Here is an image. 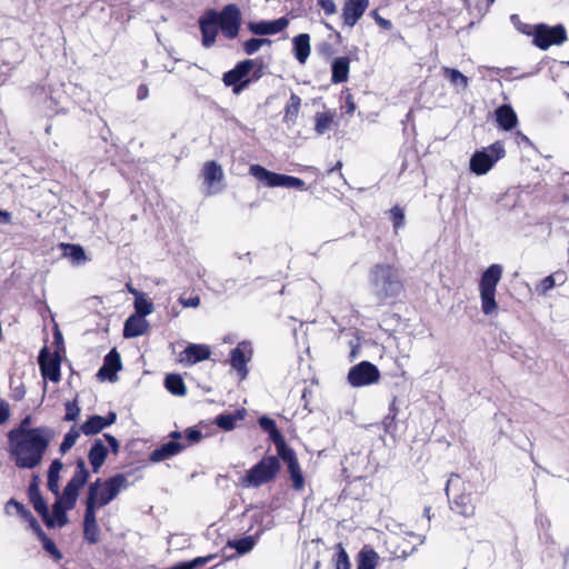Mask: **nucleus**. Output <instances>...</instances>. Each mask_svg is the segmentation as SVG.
<instances>
[{
  "label": "nucleus",
  "mask_w": 569,
  "mask_h": 569,
  "mask_svg": "<svg viewBox=\"0 0 569 569\" xmlns=\"http://www.w3.org/2000/svg\"><path fill=\"white\" fill-rule=\"evenodd\" d=\"M11 455L16 466L22 469H33L40 465L43 455L53 438L52 429L38 427L11 431Z\"/></svg>",
  "instance_id": "f257e3e1"
},
{
  "label": "nucleus",
  "mask_w": 569,
  "mask_h": 569,
  "mask_svg": "<svg viewBox=\"0 0 569 569\" xmlns=\"http://www.w3.org/2000/svg\"><path fill=\"white\" fill-rule=\"evenodd\" d=\"M241 11L234 3L224 6L221 11L207 9L199 18L201 36H238L241 27Z\"/></svg>",
  "instance_id": "f03ea898"
},
{
  "label": "nucleus",
  "mask_w": 569,
  "mask_h": 569,
  "mask_svg": "<svg viewBox=\"0 0 569 569\" xmlns=\"http://www.w3.org/2000/svg\"><path fill=\"white\" fill-rule=\"evenodd\" d=\"M369 284L379 303L393 300L403 291L400 270L390 263H378L369 272Z\"/></svg>",
  "instance_id": "7ed1b4c3"
},
{
  "label": "nucleus",
  "mask_w": 569,
  "mask_h": 569,
  "mask_svg": "<svg viewBox=\"0 0 569 569\" xmlns=\"http://www.w3.org/2000/svg\"><path fill=\"white\" fill-rule=\"evenodd\" d=\"M127 487L128 480L122 473H118L104 481L97 479L88 488L86 507H91L94 510L102 508L110 503Z\"/></svg>",
  "instance_id": "20e7f679"
},
{
  "label": "nucleus",
  "mask_w": 569,
  "mask_h": 569,
  "mask_svg": "<svg viewBox=\"0 0 569 569\" xmlns=\"http://www.w3.org/2000/svg\"><path fill=\"white\" fill-rule=\"evenodd\" d=\"M280 470V461L274 456L263 457L257 465L250 468L240 478L239 485L242 488H258L272 481Z\"/></svg>",
  "instance_id": "39448f33"
},
{
  "label": "nucleus",
  "mask_w": 569,
  "mask_h": 569,
  "mask_svg": "<svg viewBox=\"0 0 569 569\" xmlns=\"http://www.w3.org/2000/svg\"><path fill=\"white\" fill-rule=\"evenodd\" d=\"M502 277V268L500 264H491L482 273L479 292L481 300V310L486 316L492 315L497 311L498 305L496 302V290Z\"/></svg>",
  "instance_id": "423d86ee"
},
{
  "label": "nucleus",
  "mask_w": 569,
  "mask_h": 569,
  "mask_svg": "<svg viewBox=\"0 0 569 569\" xmlns=\"http://www.w3.org/2000/svg\"><path fill=\"white\" fill-rule=\"evenodd\" d=\"M505 147L500 141L476 151L470 159V170L478 176L486 174L499 159L505 157Z\"/></svg>",
  "instance_id": "0eeeda50"
},
{
  "label": "nucleus",
  "mask_w": 569,
  "mask_h": 569,
  "mask_svg": "<svg viewBox=\"0 0 569 569\" xmlns=\"http://www.w3.org/2000/svg\"><path fill=\"white\" fill-rule=\"evenodd\" d=\"M249 173L257 180L262 182L264 186L270 188L284 187L305 189V181L302 179L292 176L271 172L260 164H251L249 168Z\"/></svg>",
  "instance_id": "6e6552de"
},
{
  "label": "nucleus",
  "mask_w": 569,
  "mask_h": 569,
  "mask_svg": "<svg viewBox=\"0 0 569 569\" xmlns=\"http://www.w3.org/2000/svg\"><path fill=\"white\" fill-rule=\"evenodd\" d=\"M89 470L86 461L80 458L77 460L76 470L71 479L63 489L62 496L68 507H74L79 496V491L84 487L89 479Z\"/></svg>",
  "instance_id": "1a4fd4ad"
},
{
  "label": "nucleus",
  "mask_w": 569,
  "mask_h": 569,
  "mask_svg": "<svg viewBox=\"0 0 569 569\" xmlns=\"http://www.w3.org/2000/svg\"><path fill=\"white\" fill-rule=\"evenodd\" d=\"M380 372L378 368L369 362L361 361L353 366L348 372V381L352 387H363L378 382Z\"/></svg>",
  "instance_id": "9d476101"
},
{
  "label": "nucleus",
  "mask_w": 569,
  "mask_h": 569,
  "mask_svg": "<svg viewBox=\"0 0 569 569\" xmlns=\"http://www.w3.org/2000/svg\"><path fill=\"white\" fill-rule=\"evenodd\" d=\"M244 60L236 64L233 69L223 74V83L228 87H232L234 94L241 93L251 82L253 78L250 74V70Z\"/></svg>",
  "instance_id": "9b49d317"
},
{
  "label": "nucleus",
  "mask_w": 569,
  "mask_h": 569,
  "mask_svg": "<svg viewBox=\"0 0 569 569\" xmlns=\"http://www.w3.org/2000/svg\"><path fill=\"white\" fill-rule=\"evenodd\" d=\"M278 455L287 463L293 489L301 490L305 486V478L295 451L286 445H281L279 446Z\"/></svg>",
  "instance_id": "f8f14e48"
},
{
  "label": "nucleus",
  "mask_w": 569,
  "mask_h": 569,
  "mask_svg": "<svg viewBox=\"0 0 569 569\" xmlns=\"http://www.w3.org/2000/svg\"><path fill=\"white\" fill-rule=\"evenodd\" d=\"M252 347L249 341H241L230 352V365L237 370L241 379L248 375L247 363L252 358Z\"/></svg>",
  "instance_id": "ddd939ff"
},
{
  "label": "nucleus",
  "mask_w": 569,
  "mask_h": 569,
  "mask_svg": "<svg viewBox=\"0 0 569 569\" xmlns=\"http://www.w3.org/2000/svg\"><path fill=\"white\" fill-rule=\"evenodd\" d=\"M39 366L44 379L53 382L60 380L61 359L57 352H49L46 348L40 351Z\"/></svg>",
  "instance_id": "4468645a"
},
{
  "label": "nucleus",
  "mask_w": 569,
  "mask_h": 569,
  "mask_svg": "<svg viewBox=\"0 0 569 569\" xmlns=\"http://www.w3.org/2000/svg\"><path fill=\"white\" fill-rule=\"evenodd\" d=\"M368 6L369 0H345L341 14L343 24L353 27L362 17Z\"/></svg>",
  "instance_id": "2eb2a0df"
},
{
  "label": "nucleus",
  "mask_w": 569,
  "mask_h": 569,
  "mask_svg": "<svg viewBox=\"0 0 569 569\" xmlns=\"http://www.w3.org/2000/svg\"><path fill=\"white\" fill-rule=\"evenodd\" d=\"M202 177L204 184L207 186V193L212 194L221 190L217 183L223 179V171L220 164L216 161H208L203 164Z\"/></svg>",
  "instance_id": "dca6fc26"
},
{
  "label": "nucleus",
  "mask_w": 569,
  "mask_h": 569,
  "mask_svg": "<svg viewBox=\"0 0 569 569\" xmlns=\"http://www.w3.org/2000/svg\"><path fill=\"white\" fill-rule=\"evenodd\" d=\"M121 369V358L116 349H112L103 360L102 367L99 369L97 376L101 380L114 381L117 372Z\"/></svg>",
  "instance_id": "f3484780"
},
{
  "label": "nucleus",
  "mask_w": 569,
  "mask_h": 569,
  "mask_svg": "<svg viewBox=\"0 0 569 569\" xmlns=\"http://www.w3.org/2000/svg\"><path fill=\"white\" fill-rule=\"evenodd\" d=\"M187 448V445H184L181 441L170 440L163 445H161L159 448L154 449L150 456L149 460L151 462H161L167 459H170L177 455H179L181 451H183Z\"/></svg>",
  "instance_id": "a211bd4d"
},
{
  "label": "nucleus",
  "mask_w": 569,
  "mask_h": 569,
  "mask_svg": "<svg viewBox=\"0 0 569 569\" xmlns=\"http://www.w3.org/2000/svg\"><path fill=\"white\" fill-rule=\"evenodd\" d=\"M288 23V19L282 17L272 21L250 22L249 30L254 36H271L281 32Z\"/></svg>",
  "instance_id": "6ab92c4d"
},
{
  "label": "nucleus",
  "mask_w": 569,
  "mask_h": 569,
  "mask_svg": "<svg viewBox=\"0 0 569 569\" xmlns=\"http://www.w3.org/2000/svg\"><path fill=\"white\" fill-rule=\"evenodd\" d=\"M96 511L97 510L91 509V507H86L83 516V537L91 545L97 543L100 538Z\"/></svg>",
  "instance_id": "aec40b11"
},
{
  "label": "nucleus",
  "mask_w": 569,
  "mask_h": 569,
  "mask_svg": "<svg viewBox=\"0 0 569 569\" xmlns=\"http://www.w3.org/2000/svg\"><path fill=\"white\" fill-rule=\"evenodd\" d=\"M211 351L204 345H189L181 353V362L194 365L209 359Z\"/></svg>",
  "instance_id": "412c9836"
},
{
  "label": "nucleus",
  "mask_w": 569,
  "mask_h": 569,
  "mask_svg": "<svg viewBox=\"0 0 569 569\" xmlns=\"http://www.w3.org/2000/svg\"><path fill=\"white\" fill-rule=\"evenodd\" d=\"M148 328L149 323L144 318L132 315L124 322L123 336L126 338H136L144 335Z\"/></svg>",
  "instance_id": "4be33fe9"
},
{
  "label": "nucleus",
  "mask_w": 569,
  "mask_h": 569,
  "mask_svg": "<svg viewBox=\"0 0 569 569\" xmlns=\"http://www.w3.org/2000/svg\"><path fill=\"white\" fill-rule=\"evenodd\" d=\"M496 120L498 126L506 130H512L518 124V117L509 104H502L496 110Z\"/></svg>",
  "instance_id": "5701e85b"
},
{
  "label": "nucleus",
  "mask_w": 569,
  "mask_h": 569,
  "mask_svg": "<svg viewBox=\"0 0 569 569\" xmlns=\"http://www.w3.org/2000/svg\"><path fill=\"white\" fill-rule=\"evenodd\" d=\"M108 455V449L101 439H97L89 450V461L93 472H98Z\"/></svg>",
  "instance_id": "b1692460"
},
{
  "label": "nucleus",
  "mask_w": 569,
  "mask_h": 569,
  "mask_svg": "<svg viewBox=\"0 0 569 569\" xmlns=\"http://www.w3.org/2000/svg\"><path fill=\"white\" fill-rule=\"evenodd\" d=\"M246 418V410L244 409H238L233 412L229 413H221L216 418V425L224 430V431H231L236 428L237 422L242 421Z\"/></svg>",
  "instance_id": "393cba45"
},
{
  "label": "nucleus",
  "mask_w": 569,
  "mask_h": 569,
  "mask_svg": "<svg viewBox=\"0 0 569 569\" xmlns=\"http://www.w3.org/2000/svg\"><path fill=\"white\" fill-rule=\"evenodd\" d=\"M73 508L74 507H68L63 497H59L52 506V516L50 517L53 519V525L49 527H64L68 523L67 511Z\"/></svg>",
  "instance_id": "a878e982"
},
{
  "label": "nucleus",
  "mask_w": 569,
  "mask_h": 569,
  "mask_svg": "<svg viewBox=\"0 0 569 569\" xmlns=\"http://www.w3.org/2000/svg\"><path fill=\"white\" fill-rule=\"evenodd\" d=\"M451 509L463 516V517H471L475 515V506L472 503L471 495L469 493H461L457 496L451 503Z\"/></svg>",
  "instance_id": "bb28decb"
},
{
  "label": "nucleus",
  "mask_w": 569,
  "mask_h": 569,
  "mask_svg": "<svg viewBox=\"0 0 569 569\" xmlns=\"http://www.w3.org/2000/svg\"><path fill=\"white\" fill-rule=\"evenodd\" d=\"M331 81L333 83L345 82L349 74V59L346 57L335 59L331 64Z\"/></svg>",
  "instance_id": "cd10ccee"
},
{
  "label": "nucleus",
  "mask_w": 569,
  "mask_h": 569,
  "mask_svg": "<svg viewBox=\"0 0 569 569\" xmlns=\"http://www.w3.org/2000/svg\"><path fill=\"white\" fill-rule=\"evenodd\" d=\"M443 77L450 82V84L459 90H466L468 88V78L462 74L459 70L443 67L442 68Z\"/></svg>",
  "instance_id": "c85d7f7f"
},
{
  "label": "nucleus",
  "mask_w": 569,
  "mask_h": 569,
  "mask_svg": "<svg viewBox=\"0 0 569 569\" xmlns=\"http://www.w3.org/2000/svg\"><path fill=\"white\" fill-rule=\"evenodd\" d=\"M259 425L264 431H267L269 433L271 440L276 443L277 451H279V446L286 445V443H284V440H283L281 433L279 432V430L276 427V422L268 417H261L259 419Z\"/></svg>",
  "instance_id": "c756f323"
},
{
  "label": "nucleus",
  "mask_w": 569,
  "mask_h": 569,
  "mask_svg": "<svg viewBox=\"0 0 569 569\" xmlns=\"http://www.w3.org/2000/svg\"><path fill=\"white\" fill-rule=\"evenodd\" d=\"M301 107V98L296 93H291L289 102L284 108L283 121L287 123H296Z\"/></svg>",
  "instance_id": "7c9ffc66"
},
{
  "label": "nucleus",
  "mask_w": 569,
  "mask_h": 569,
  "mask_svg": "<svg viewBox=\"0 0 569 569\" xmlns=\"http://www.w3.org/2000/svg\"><path fill=\"white\" fill-rule=\"evenodd\" d=\"M378 553L372 549H362L359 552L357 569H376Z\"/></svg>",
  "instance_id": "2f4dec72"
},
{
  "label": "nucleus",
  "mask_w": 569,
  "mask_h": 569,
  "mask_svg": "<svg viewBox=\"0 0 569 569\" xmlns=\"http://www.w3.org/2000/svg\"><path fill=\"white\" fill-rule=\"evenodd\" d=\"M164 386L174 396H184L187 392L184 382L179 375L170 373L166 377Z\"/></svg>",
  "instance_id": "473e14b6"
},
{
  "label": "nucleus",
  "mask_w": 569,
  "mask_h": 569,
  "mask_svg": "<svg viewBox=\"0 0 569 569\" xmlns=\"http://www.w3.org/2000/svg\"><path fill=\"white\" fill-rule=\"evenodd\" d=\"M310 38H293V53L300 63H305L310 54Z\"/></svg>",
  "instance_id": "72a5a7b5"
},
{
  "label": "nucleus",
  "mask_w": 569,
  "mask_h": 569,
  "mask_svg": "<svg viewBox=\"0 0 569 569\" xmlns=\"http://www.w3.org/2000/svg\"><path fill=\"white\" fill-rule=\"evenodd\" d=\"M107 427L104 423V417L92 416L81 426V431L86 436L96 435Z\"/></svg>",
  "instance_id": "f704fd0d"
},
{
  "label": "nucleus",
  "mask_w": 569,
  "mask_h": 569,
  "mask_svg": "<svg viewBox=\"0 0 569 569\" xmlns=\"http://www.w3.org/2000/svg\"><path fill=\"white\" fill-rule=\"evenodd\" d=\"M30 500L32 502L34 510L42 517L44 523L47 526H52L53 519L50 517L47 502L44 501L42 496L40 493L32 495Z\"/></svg>",
  "instance_id": "c9c22d12"
},
{
  "label": "nucleus",
  "mask_w": 569,
  "mask_h": 569,
  "mask_svg": "<svg viewBox=\"0 0 569 569\" xmlns=\"http://www.w3.org/2000/svg\"><path fill=\"white\" fill-rule=\"evenodd\" d=\"M63 256L69 258L72 263L81 264L87 260L84 250L81 246L78 244H63Z\"/></svg>",
  "instance_id": "e433bc0d"
},
{
  "label": "nucleus",
  "mask_w": 569,
  "mask_h": 569,
  "mask_svg": "<svg viewBox=\"0 0 569 569\" xmlns=\"http://www.w3.org/2000/svg\"><path fill=\"white\" fill-rule=\"evenodd\" d=\"M536 32L533 36H567L566 28L563 24H557L555 27H549L546 23L536 24Z\"/></svg>",
  "instance_id": "4c0bfd02"
},
{
  "label": "nucleus",
  "mask_w": 569,
  "mask_h": 569,
  "mask_svg": "<svg viewBox=\"0 0 569 569\" xmlns=\"http://www.w3.org/2000/svg\"><path fill=\"white\" fill-rule=\"evenodd\" d=\"M244 62L248 63L247 66L254 81L259 80L263 76L267 62L262 58L246 59Z\"/></svg>",
  "instance_id": "58836bf2"
},
{
  "label": "nucleus",
  "mask_w": 569,
  "mask_h": 569,
  "mask_svg": "<svg viewBox=\"0 0 569 569\" xmlns=\"http://www.w3.org/2000/svg\"><path fill=\"white\" fill-rule=\"evenodd\" d=\"M134 316H140L144 318L146 316L152 313L153 303L144 298L143 295H139L134 300Z\"/></svg>",
  "instance_id": "ea45409f"
},
{
  "label": "nucleus",
  "mask_w": 569,
  "mask_h": 569,
  "mask_svg": "<svg viewBox=\"0 0 569 569\" xmlns=\"http://www.w3.org/2000/svg\"><path fill=\"white\" fill-rule=\"evenodd\" d=\"M256 545V539L251 536L229 542V546L237 550L239 555H244L252 550Z\"/></svg>",
  "instance_id": "a19ab883"
},
{
  "label": "nucleus",
  "mask_w": 569,
  "mask_h": 569,
  "mask_svg": "<svg viewBox=\"0 0 569 569\" xmlns=\"http://www.w3.org/2000/svg\"><path fill=\"white\" fill-rule=\"evenodd\" d=\"M80 436L79 430L76 427H72L64 436L62 443L60 445V452L64 455L69 451L76 443Z\"/></svg>",
  "instance_id": "79ce46f5"
},
{
  "label": "nucleus",
  "mask_w": 569,
  "mask_h": 569,
  "mask_svg": "<svg viewBox=\"0 0 569 569\" xmlns=\"http://www.w3.org/2000/svg\"><path fill=\"white\" fill-rule=\"evenodd\" d=\"M271 41L268 38H250L243 44V50L247 54H253L257 52L263 44H270Z\"/></svg>",
  "instance_id": "37998d69"
},
{
  "label": "nucleus",
  "mask_w": 569,
  "mask_h": 569,
  "mask_svg": "<svg viewBox=\"0 0 569 569\" xmlns=\"http://www.w3.org/2000/svg\"><path fill=\"white\" fill-rule=\"evenodd\" d=\"M332 124V117L328 113H317L316 116V131L323 134L330 130Z\"/></svg>",
  "instance_id": "c03bdc74"
},
{
  "label": "nucleus",
  "mask_w": 569,
  "mask_h": 569,
  "mask_svg": "<svg viewBox=\"0 0 569 569\" xmlns=\"http://www.w3.org/2000/svg\"><path fill=\"white\" fill-rule=\"evenodd\" d=\"M510 20L515 28L517 29V31L525 36H533V33L536 32V26L522 22L519 14H511Z\"/></svg>",
  "instance_id": "a18cd8bd"
},
{
  "label": "nucleus",
  "mask_w": 569,
  "mask_h": 569,
  "mask_svg": "<svg viewBox=\"0 0 569 569\" xmlns=\"http://www.w3.org/2000/svg\"><path fill=\"white\" fill-rule=\"evenodd\" d=\"M40 541L42 542V547L43 549L51 555V557L56 560V561H59L62 559V553L61 551L57 548L56 543L46 536V533L39 538Z\"/></svg>",
  "instance_id": "49530a36"
},
{
  "label": "nucleus",
  "mask_w": 569,
  "mask_h": 569,
  "mask_svg": "<svg viewBox=\"0 0 569 569\" xmlns=\"http://www.w3.org/2000/svg\"><path fill=\"white\" fill-rule=\"evenodd\" d=\"M566 40L567 38H533L532 43L541 50H547L552 44L561 46Z\"/></svg>",
  "instance_id": "de8ad7c7"
},
{
  "label": "nucleus",
  "mask_w": 569,
  "mask_h": 569,
  "mask_svg": "<svg viewBox=\"0 0 569 569\" xmlns=\"http://www.w3.org/2000/svg\"><path fill=\"white\" fill-rule=\"evenodd\" d=\"M4 510L8 515H11L14 511L21 518H23L24 516H28V509H26V507L22 503H20L19 501H17L14 499H10L6 503Z\"/></svg>",
  "instance_id": "09e8293b"
},
{
  "label": "nucleus",
  "mask_w": 569,
  "mask_h": 569,
  "mask_svg": "<svg viewBox=\"0 0 569 569\" xmlns=\"http://www.w3.org/2000/svg\"><path fill=\"white\" fill-rule=\"evenodd\" d=\"M80 415V408L77 403V400L69 401L66 403V421H74Z\"/></svg>",
  "instance_id": "8fccbe9b"
},
{
  "label": "nucleus",
  "mask_w": 569,
  "mask_h": 569,
  "mask_svg": "<svg viewBox=\"0 0 569 569\" xmlns=\"http://www.w3.org/2000/svg\"><path fill=\"white\" fill-rule=\"evenodd\" d=\"M390 216H391V219H392V222H393V228L396 230H398L399 228H401L403 226L405 212H403V210L400 207H397V206L393 207L390 210Z\"/></svg>",
  "instance_id": "3c124183"
},
{
  "label": "nucleus",
  "mask_w": 569,
  "mask_h": 569,
  "mask_svg": "<svg viewBox=\"0 0 569 569\" xmlns=\"http://www.w3.org/2000/svg\"><path fill=\"white\" fill-rule=\"evenodd\" d=\"M336 569H350V561L348 553L343 548H339L336 558Z\"/></svg>",
  "instance_id": "603ef678"
},
{
  "label": "nucleus",
  "mask_w": 569,
  "mask_h": 569,
  "mask_svg": "<svg viewBox=\"0 0 569 569\" xmlns=\"http://www.w3.org/2000/svg\"><path fill=\"white\" fill-rule=\"evenodd\" d=\"M184 435H186V441H182V442L184 445H187V447L198 443L203 437L201 431L191 429V428L187 429L184 431Z\"/></svg>",
  "instance_id": "864d4df0"
},
{
  "label": "nucleus",
  "mask_w": 569,
  "mask_h": 569,
  "mask_svg": "<svg viewBox=\"0 0 569 569\" xmlns=\"http://www.w3.org/2000/svg\"><path fill=\"white\" fill-rule=\"evenodd\" d=\"M179 302L184 308H197L200 306V298H199V296H194V297H190V298L180 297Z\"/></svg>",
  "instance_id": "5fc2aeb1"
},
{
  "label": "nucleus",
  "mask_w": 569,
  "mask_h": 569,
  "mask_svg": "<svg viewBox=\"0 0 569 569\" xmlns=\"http://www.w3.org/2000/svg\"><path fill=\"white\" fill-rule=\"evenodd\" d=\"M10 416L9 405L4 400H0V425L4 423Z\"/></svg>",
  "instance_id": "6e6d98bb"
},
{
  "label": "nucleus",
  "mask_w": 569,
  "mask_h": 569,
  "mask_svg": "<svg viewBox=\"0 0 569 569\" xmlns=\"http://www.w3.org/2000/svg\"><path fill=\"white\" fill-rule=\"evenodd\" d=\"M372 14L375 17L376 22L383 29V30H390L392 27L391 21L380 17L377 12V10L372 11Z\"/></svg>",
  "instance_id": "4d7b16f0"
},
{
  "label": "nucleus",
  "mask_w": 569,
  "mask_h": 569,
  "mask_svg": "<svg viewBox=\"0 0 569 569\" xmlns=\"http://www.w3.org/2000/svg\"><path fill=\"white\" fill-rule=\"evenodd\" d=\"M48 489L57 496V499L62 496V493H60L59 480L48 478Z\"/></svg>",
  "instance_id": "13d9d810"
},
{
  "label": "nucleus",
  "mask_w": 569,
  "mask_h": 569,
  "mask_svg": "<svg viewBox=\"0 0 569 569\" xmlns=\"http://www.w3.org/2000/svg\"><path fill=\"white\" fill-rule=\"evenodd\" d=\"M320 4L327 14H331L336 11V4L332 0H321Z\"/></svg>",
  "instance_id": "bf43d9fd"
},
{
  "label": "nucleus",
  "mask_w": 569,
  "mask_h": 569,
  "mask_svg": "<svg viewBox=\"0 0 569 569\" xmlns=\"http://www.w3.org/2000/svg\"><path fill=\"white\" fill-rule=\"evenodd\" d=\"M103 437L108 441V443L111 447L112 451L114 453H117L118 450H119V442H118V440L113 436L108 435V433H106Z\"/></svg>",
  "instance_id": "052dcab7"
},
{
  "label": "nucleus",
  "mask_w": 569,
  "mask_h": 569,
  "mask_svg": "<svg viewBox=\"0 0 569 569\" xmlns=\"http://www.w3.org/2000/svg\"><path fill=\"white\" fill-rule=\"evenodd\" d=\"M29 527L30 529L33 530V532L38 536V538L42 537L44 535V531L42 530V528L40 527L39 522L37 521V519H32L29 523Z\"/></svg>",
  "instance_id": "680f3d73"
},
{
  "label": "nucleus",
  "mask_w": 569,
  "mask_h": 569,
  "mask_svg": "<svg viewBox=\"0 0 569 569\" xmlns=\"http://www.w3.org/2000/svg\"><path fill=\"white\" fill-rule=\"evenodd\" d=\"M26 395V389L23 385H20L13 389L12 398L14 400H21Z\"/></svg>",
  "instance_id": "e2e57ef3"
},
{
  "label": "nucleus",
  "mask_w": 569,
  "mask_h": 569,
  "mask_svg": "<svg viewBox=\"0 0 569 569\" xmlns=\"http://www.w3.org/2000/svg\"><path fill=\"white\" fill-rule=\"evenodd\" d=\"M149 96V89L146 84H140L137 91L138 100H144Z\"/></svg>",
  "instance_id": "0e129e2a"
},
{
  "label": "nucleus",
  "mask_w": 569,
  "mask_h": 569,
  "mask_svg": "<svg viewBox=\"0 0 569 569\" xmlns=\"http://www.w3.org/2000/svg\"><path fill=\"white\" fill-rule=\"evenodd\" d=\"M355 109H356V104L352 100V97H351V94H348L347 99H346V112L348 114H352Z\"/></svg>",
  "instance_id": "69168bd1"
},
{
  "label": "nucleus",
  "mask_w": 569,
  "mask_h": 569,
  "mask_svg": "<svg viewBox=\"0 0 569 569\" xmlns=\"http://www.w3.org/2000/svg\"><path fill=\"white\" fill-rule=\"evenodd\" d=\"M555 287V279L552 276H548L542 280L543 291L552 289Z\"/></svg>",
  "instance_id": "338daca9"
},
{
  "label": "nucleus",
  "mask_w": 569,
  "mask_h": 569,
  "mask_svg": "<svg viewBox=\"0 0 569 569\" xmlns=\"http://www.w3.org/2000/svg\"><path fill=\"white\" fill-rule=\"evenodd\" d=\"M62 468H63V463L59 459H56L51 462L49 470L54 471V472H60L62 470Z\"/></svg>",
  "instance_id": "774afa93"
}]
</instances>
